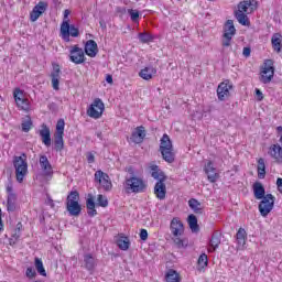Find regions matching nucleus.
Listing matches in <instances>:
<instances>
[{
	"label": "nucleus",
	"instance_id": "1",
	"mask_svg": "<svg viewBox=\"0 0 282 282\" xmlns=\"http://www.w3.org/2000/svg\"><path fill=\"white\" fill-rule=\"evenodd\" d=\"M253 195L256 199H262L258 206L260 215L262 217H268L274 208V202L276 198L272 194L265 195V187H263V184L259 182L253 184Z\"/></svg>",
	"mask_w": 282,
	"mask_h": 282
},
{
	"label": "nucleus",
	"instance_id": "2",
	"mask_svg": "<svg viewBox=\"0 0 282 282\" xmlns=\"http://www.w3.org/2000/svg\"><path fill=\"white\" fill-rule=\"evenodd\" d=\"M170 230L172 241L176 248H186V240H184V224L180 218H173L170 223Z\"/></svg>",
	"mask_w": 282,
	"mask_h": 282
},
{
	"label": "nucleus",
	"instance_id": "3",
	"mask_svg": "<svg viewBox=\"0 0 282 282\" xmlns=\"http://www.w3.org/2000/svg\"><path fill=\"white\" fill-rule=\"evenodd\" d=\"M159 151L164 162H167V164L175 162V149L173 148V141H171L169 134L165 133L161 138Z\"/></svg>",
	"mask_w": 282,
	"mask_h": 282
},
{
	"label": "nucleus",
	"instance_id": "4",
	"mask_svg": "<svg viewBox=\"0 0 282 282\" xmlns=\"http://www.w3.org/2000/svg\"><path fill=\"white\" fill-rule=\"evenodd\" d=\"M78 202H80V194L78 191H72L66 198V210L70 217H79L83 213V207Z\"/></svg>",
	"mask_w": 282,
	"mask_h": 282
},
{
	"label": "nucleus",
	"instance_id": "5",
	"mask_svg": "<svg viewBox=\"0 0 282 282\" xmlns=\"http://www.w3.org/2000/svg\"><path fill=\"white\" fill-rule=\"evenodd\" d=\"M26 155L22 154V156H14L13 159V166L15 169V177L17 182L21 184L24 180V177L28 175V162Z\"/></svg>",
	"mask_w": 282,
	"mask_h": 282
},
{
	"label": "nucleus",
	"instance_id": "6",
	"mask_svg": "<svg viewBox=\"0 0 282 282\" xmlns=\"http://www.w3.org/2000/svg\"><path fill=\"white\" fill-rule=\"evenodd\" d=\"M59 34L65 43H69V36L76 39L80 36V31L76 25L69 24V21L64 20L61 24Z\"/></svg>",
	"mask_w": 282,
	"mask_h": 282
},
{
	"label": "nucleus",
	"instance_id": "7",
	"mask_svg": "<svg viewBox=\"0 0 282 282\" xmlns=\"http://www.w3.org/2000/svg\"><path fill=\"white\" fill-rule=\"evenodd\" d=\"M124 188L127 193H142L147 188V184L138 176H130L126 177Z\"/></svg>",
	"mask_w": 282,
	"mask_h": 282
},
{
	"label": "nucleus",
	"instance_id": "8",
	"mask_svg": "<svg viewBox=\"0 0 282 282\" xmlns=\"http://www.w3.org/2000/svg\"><path fill=\"white\" fill-rule=\"evenodd\" d=\"M63 135H65V120L59 119L56 123V131L54 134L55 151H63V149H65V142L63 141Z\"/></svg>",
	"mask_w": 282,
	"mask_h": 282
},
{
	"label": "nucleus",
	"instance_id": "9",
	"mask_svg": "<svg viewBox=\"0 0 282 282\" xmlns=\"http://www.w3.org/2000/svg\"><path fill=\"white\" fill-rule=\"evenodd\" d=\"M274 63L272 59H267L263 64L261 77L260 80L264 85H268V83L272 82V78H274Z\"/></svg>",
	"mask_w": 282,
	"mask_h": 282
},
{
	"label": "nucleus",
	"instance_id": "10",
	"mask_svg": "<svg viewBox=\"0 0 282 282\" xmlns=\"http://www.w3.org/2000/svg\"><path fill=\"white\" fill-rule=\"evenodd\" d=\"M104 111H105V104L102 102V99L97 98L89 106L87 110V116H89V118H94L95 120H98V118H101Z\"/></svg>",
	"mask_w": 282,
	"mask_h": 282
},
{
	"label": "nucleus",
	"instance_id": "11",
	"mask_svg": "<svg viewBox=\"0 0 282 282\" xmlns=\"http://www.w3.org/2000/svg\"><path fill=\"white\" fill-rule=\"evenodd\" d=\"M95 182H98L101 188H104V191L106 192L111 191V188L113 187V185L111 184V181L109 180V174L100 170L95 173Z\"/></svg>",
	"mask_w": 282,
	"mask_h": 282
},
{
	"label": "nucleus",
	"instance_id": "12",
	"mask_svg": "<svg viewBox=\"0 0 282 282\" xmlns=\"http://www.w3.org/2000/svg\"><path fill=\"white\" fill-rule=\"evenodd\" d=\"M47 11V2L40 1L30 13V21L32 23L39 21V18L42 17Z\"/></svg>",
	"mask_w": 282,
	"mask_h": 282
},
{
	"label": "nucleus",
	"instance_id": "13",
	"mask_svg": "<svg viewBox=\"0 0 282 282\" xmlns=\"http://www.w3.org/2000/svg\"><path fill=\"white\" fill-rule=\"evenodd\" d=\"M230 89H232V84L229 80L220 83L217 88L218 100L224 101L230 98Z\"/></svg>",
	"mask_w": 282,
	"mask_h": 282
},
{
	"label": "nucleus",
	"instance_id": "14",
	"mask_svg": "<svg viewBox=\"0 0 282 282\" xmlns=\"http://www.w3.org/2000/svg\"><path fill=\"white\" fill-rule=\"evenodd\" d=\"M13 98L20 109L23 111H28L30 109V100L25 97H23V90L20 88H15L13 93Z\"/></svg>",
	"mask_w": 282,
	"mask_h": 282
},
{
	"label": "nucleus",
	"instance_id": "15",
	"mask_svg": "<svg viewBox=\"0 0 282 282\" xmlns=\"http://www.w3.org/2000/svg\"><path fill=\"white\" fill-rule=\"evenodd\" d=\"M257 0H243L238 3V10L236 12L251 14L257 10Z\"/></svg>",
	"mask_w": 282,
	"mask_h": 282
},
{
	"label": "nucleus",
	"instance_id": "16",
	"mask_svg": "<svg viewBox=\"0 0 282 282\" xmlns=\"http://www.w3.org/2000/svg\"><path fill=\"white\" fill-rule=\"evenodd\" d=\"M72 63H75V65H82V63H85V51L83 48L78 47V45H75L70 50V56H69Z\"/></svg>",
	"mask_w": 282,
	"mask_h": 282
},
{
	"label": "nucleus",
	"instance_id": "17",
	"mask_svg": "<svg viewBox=\"0 0 282 282\" xmlns=\"http://www.w3.org/2000/svg\"><path fill=\"white\" fill-rule=\"evenodd\" d=\"M204 171L207 175L208 182L212 184H215V182L219 180V174L217 173V169L213 165V161H208L207 164H205Z\"/></svg>",
	"mask_w": 282,
	"mask_h": 282
},
{
	"label": "nucleus",
	"instance_id": "18",
	"mask_svg": "<svg viewBox=\"0 0 282 282\" xmlns=\"http://www.w3.org/2000/svg\"><path fill=\"white\" fill-rule=\"evenodd\" d=\"M144 138H147V130L144 129V126H140L132 132L131 141L134 142V144H142Z\"/></svg>",
	"mask_w": 282,
	"mask_h": 282
},
{
	"label": "nucleus",
	"instance_id": "19",
	"mask_svg": "<svg viewBox=\"0 0 282 282\" xmlns=\"http://www.w3.org/2000/svg\"><path fill=\"white\" fill-rule=\"evenodd\" d=\"M52 87L55 91H58L61 85V66L58 64L53 65V72L51 73Z\"/></svg>",
	"mask_w": 282,
	"mask_h": 282
},
{
	"label": "nucleus",
	"instance_id": "20",
	"mask_svg": "<svg viewBox=\"0 0 282 282\" xmlns=\"http://www.w3.org/2000/svg\"><path fill=\"white\" fill-rule=\"evenodd\" d=\"M269 155L275 160L276 164H281L282 162V148L280 144H272L269 148Z\"/></svg>",
	"mask_w": 282,
	"mask_h": 282
},
{
	"label": "nucleus",
	"instance_id": "21",
	"mask_svg": "<svg viewBox=\"0 0 282 282\" xmlns=\"http://www.w3.org/2000/svg\"><path fill=\"white\" fill-rule=\"evenodd\" d=\"M40 137L45 147H52V134L47 124H42V129L40 130Z\"/></svg>",
	"mask_w": 282,
	"mask_h": 282
},
{
	"label": "nucleus",
	"instance_id": "22",
	"mask_svg": "<svg viewBox=\"0 0 282 282\" xmlns=\"http://www.w3.org/2000/svg\"><path fill=\"white\" fill-rule=\"evenodd\" d=\"M85 53L87 56H90V58H95L98 54V43L94 40H88L85 44Z\"/></svg>",
	"mask_w": 282,
	"mask_h": 282
},
{
	"label": "nucleus",
	"instance_id": "23",
	"mask_svg": "<svg viewBox=\"0 0 282 282\" xmlns=\"http://www.w3.org/2000/svg\"><path fill=\"white\" fill-rule=\"evenodd\" d=\"M40 166L44 175L46 176L53 175L54 171L52 170V164L50 163V160L45 155L40 156Z\"/></svg>",
	"mask_w": 282,
	"mask_h": 282
},
{
	"label": "nucleus",
	"instance_id": "24",
	"mask_svg": "<svg viewBox=\"0 0 282 282\" xmlns=\"http://www.w3.org/2000/svg\"><path fill=\"white\" fill-rule=\"evenodd\" d=\"M154 195L158 199H165L166 198V184L164 181H158L154 186Z\"/></svg>",
	"mask_w": 282,
	"mask_h": 282
},
{
	"label": "nucleus",
	"instance_id": "25",
	"mask_svg": "<svg viewBox=\"0 0 282 282\" xmlns=\"http://www.w3.org/2000/svg\"><path fill=\"white\" fill-rule=\"evenodd\" d=\"M155 74H158V69L153 66L145 67L140 70L139 76L143 78V80H151Z\"/></svg>",
	"mask_w": 282,
	"mask_h": 282
},
{
	"label": "nucleus",
	"instance_id": "26",
	"mask_svg": "<svg viewBox=\"0 0 282 282\" xmlns=\"http://www.w3.org/2000/svg\"><path fill=\"white\" fill-rule=\"evenodd\" d=\"M151 175L154 180H158V182H165L166 175L160 170V166L155 164L150 165Z\"/></svg>",
	"mask_w": 282,
	"mask_h": 282
},
{
	"label": "nucleus",
	"instance_id": "27",
	"mask_svg": "<svg viewBox=\"0 0 282 282\" xmlns=\"http://www.w3.org/2000/svg\"><path fill=\"white\" fill-rule=\"evenodd\" d=\"M248 237V234L246 232V229L239 228L236 234V240L238 243V250H243V246H246V239Z\"/></svg>",
	"mask_w": 282,
	"mask_h": 282
},
{
	"label": "nucleus",
	"instance_id": "28",
	"mask_svg": "<svg viewBox=\"0 0 282 282\" xmlns=\"http://www.w3.org/2000/svg\"><path fill=\"white\" fill-rule=\"evenodd\" d=\"M221 243V234L219 231H215L212 235V239L209 240V246L212 249H209V252H215L217 248H219V245Z\"/></svg>",
	"mask_w": 282,
	"mask_h": 282
},
{
	"label": "nucleus",
	"instance_id": "29",
	"mask_svg": "<svg viewBox=\"0 0 282 282\" xmlns=\"http://www.w3.org/2000/svg\"><path fill=\"white\" fill-rule=\"evenodd\" d=\"M86 208L89 217H96V215H98V212L96 210V202H94V196L91 194L88 195L86 200Z\"/></svg>",
	"mask_w": 282,
	"mask_h": 282
},
{
	"label": "nucleus",
	"instance_id": "30",
	"mask_svg": "<svg viewBox=\"0 0 282 282\" xmlns=\"http://www.w3.org/2000/svg\"><path fill=\"white\" fill-rule=\"evenodd\" d=\"M271 43L274 52H278L280 54L282 50V36L281 33H274L271 37Z\"/></svg>",
	"mask_w": 282,
	"mask_h": 282
},
{
	"label": "nucleus",
	"instance_id": "31",
	"mask_svg": "<svg viewBox=\"0 0 282 282\" xmlns=\"http://www.w3.org/2000/svg\"><path fill=\"white\" fill-rule=\"evenodd\" d=\"M188 206L196 215H202L204 213V206H202V203L195 198L188 200Z\"/></svg>",
	"mask_w": 282,
	"mask_h": 282
},
{
	"label": "nucleus",
	"instance_id": "32",
	"mask_svg": "<svg viewBox=\"0 0 282 282\" xmlns=\"http://www.w3.org/2000/svg\"><path fill=\"white\" fill-rule=\"evenodd\" d=\"M7 210L8 213H14L17 210V194H8Z\"/></svg>",
	"mask_w": 282,
	"mask_h": 282
},
{
	"label": "nucleus",
	"instance_id": "33",
	"mask_svg": "<svg viewBox=\"0 0 282 282\" xmlns=\"http://www.w3.org/2000/svg\"><path fill=\"white\" fill-rule=\"evenodd\" d=\"M224 34H228V36H235L237 34V29H235V22L232 20H227L225 23Z\"/></svg>",
	"mask_w": 282,
	"mask_h": 282
},
{
	"label": "nucleus",
	"instance_id": "34",
	"mask_svg": "<svg viewBox=\"0 0 282 282\" xmlns=\"http://www.w3.org/2000/svg\"><path fill=\"white\" fill-rule=\"evenodd\" d=\"M117 246L120 250H129V246H131V240L127 236H120L117 239Z\"/></svg>",
	"mask_w": 282,
	"mask_h": 282
},
{
	"label": "nucleus",
	"instance_id": "35",
	"mask_svg": "<svg viewBox=\"0 0 282 282\" xmlns=\"http://www.w3.org/2000/svg\"><path fill=\"white\" fill-rule=\"evenodd\" d=\"M84 263H85V268L86 270H94V268H96V259H94V256H91L90 253H86L84 256Z\"/></svg>",
	"mask_w": 282,
	"mask_h": 282
},
{
	"label": "nucleus",
	"instance_id": "36",
	"mask_svg": "<svg viewBox=\"0 0 282 282\" xmlns=\"http://www.w3.org/2000/svg\"><path fill=\"white\" fill-rule=\"evenodd\" d=\"M235 17L240 23V25H250V20L248 19V13H241L239 11H235Z\"/></svg>",
	"mask_w": 282,
	"mask_h": 282
},
{
	"label": "nucleus",
	"instance_id": "37",
	"mask_svg": "<svg viewBox=\"0 0 282 282\" xmlns=\"http://www.w3.org/2000/svg\"><path fill=\"white\" fill-rule=\"evenodd\" d=\"M187 221L192 232H197L199 230V225L197 224V217L195 215L191 214Z\"/></svg>",
	"mask_w": 282,
	"mask_h": 282
},
{
	"label": "nucleus",
	"instance_id": "38",
	"mask_svg": "<svg viewBox=\"0 0 282 282\" xmlns=\"http://www.w3.org/2000/svg\"><path fill=\"white\" fill-rule=\"evenodd\" d=\"M166 282H180V273L177 271L170 269L165 275Z\"/></svg>",
	"mask_w": 282,
	"mask_h": 282
},
{
	"label": "nucleus",
	"instance_id": "39",
	"mask_svg": "<svg viewBox=\"0 0 282 282\" xmlns=\"http://www.w3.org/2000/svg\"><path fill=\"white\" fill-rule=\"evenodd\" d=\"M35 269L41 274V276H47V272H45V267H43V261L39 258H35Z\"/></svg>",
	"mask_w": 282,
	"mask_h": 282
},
{
	"label": "nucleus",
	"instance_id": "40",
	"mask_svg": "<svg viewBox=\"0 0 282 282\" xmlns=\"http://www.w3.org/2000/svg\"><path fill=\"white\" fill-rule=\"evenodd\" d=\"M97 206H101V208H107L109 206V200L102 194L97 196Z\"/></svg>",
	"mask_w": 282,
	"mask_h": 282
},
{
	"label": "nucleus",
	"instance_id": "41",
	"mask_svg": "<svg viewBox=\"0 0 282 282\" xmlns=\"http://www.w3.org/2000/svg\"><path fill=\"white\" fill-rule=\"evenodd\" d=\"M139 41H141V43H151L153 35L150 33H139Z\"/></svg>",
	"mask_w": 282,
	"mask_h": 282
},
{
	"label": "nucleus",
	"instance_id": "42",
	"mask_svg": "<svg viewBox=\"0 0 282 282\" xmlns=\"http://www.w3.org/2000/svg\"><path fill=\"white\" fill-rule=\"evenodd\" d=\"M231 44H232V36L228 34H223V42H221L223 47H230Z\"/></svg>",
	"mask_w": 282,
	"mask_h": 282
},
{
	"label": "nucleus",
	"instance_id": "43",
	"mask_svg": "<svg viewBox=\"0 0 282 282\" xmlns=\"http://www.w3.org/2000/svg\"><path fill=\"white\" fill-rule=\"evenodd\" d=\"M197 263L200 268H206L208 265V256L206 253L200 254Z\"/></svg>",
	"mask_w": 282,
	"mask_h": 282
},
{
	"label": "nucleus",
	"instance_id": "44",
	"mask_svg": "<svg viewBox=\"0 0 282 282\" xmlns=\"http://www.w3.org/2000/svg\"><path fill=\"white\" fill-rule=\"evenodd\" d=\"M128 13L130 14V19L133 23H137L138 19H140V12L138 10L130 9L128 10Z\"/></svg>",
	"mask_w": 282,
	"mask_h": 282
},
{
	"label": "nucleus",
	"instance_id": "45",
	"mask_svg": "<svg viewBox=\"0 0 282 282\" xmlns=\"http://www.w3.org/2000/svg\"><path fill=\"white\" fill-rule=\"evenodd\" d=\"M30 129H32V119L28 118V120L22 122V131H24V133H28Z\"/></svg>",
	"mask_w": 282,
	"mask_h": 282
},
{
	"label": "nucleus",
	"instance_id": "46",
	"mask_svg": "<svg viewBox=\"0 0 282 282\" xmlns=\"http://www.w3.org/2000/svg\"><path fill=\"white\" fill-rule=\"evenodd\" d=\"M140 239L141 241H147V239H149V231H147V229L140 230Z\"/></svg>",
	"mask_w": 282,
	"mask_h": 282
},
{
	"label": "nucleus",
	"instance_id": "47",
	"mask_svg": "<svg viewBox=\"0 0 282 282\" xmlns=\"http://www.w3.org/2000/svg\"><path fill=\"white\" fill-rule=\"evenodd\" d=\"M26 276L29 279H34V276H36V271L34 269H32V268H28L26 269Z\"/></svg>",
	"mask_w": 282,
	"mask_h": 282
},
{
	"label": "nucleus",
	"instance_id": "48",
	"mask_svg": "<svg viewBox=\"0 0 282 282\" xmlns=\"http://www.w3.org/2000/svg\"><path fill=\"white\" fill-rule=\"evenodd\" d=\"M87 162L88 164H94V162H96V156L90 152L87 153Z\"/></svg>",
	"mask_w": 282,
	"mask_h": 282
},
{
	"label": "nucleus",
	"instance_id": "49",
	"mask_svg": "<svg viewBox=\"0 0 282 282\" xmlns=\"http://www.w3.org/2000/svg\"><path fill=\"white\" fill-rule=\"evenodd\" d=\"M251 52L252 50L250 47H243L242 56H245V58H249Z\"/></svg>",
	"mask_w": 282,
	"mask_h": 282
},
{
	"label": "nucleus",
	"instance_id": "50",
	"mask_svg": "<svg viewBox=\"0 0 282 282\" xmlns=\"http://www.w3.org/2000/svg\"><path fill=\"white\" fill-rule=\"evenodd\" d=\"M258 177H259V180L265 178V169L258 170Z\"/></svg>",
	"mask_w": 282,
	"mask_h": 282
},
{
	"label": "nucleus",
	"instance_id": "51",
	"mask_svg": "<svg viewBox=\"0 0 282 282\" xmlns=\"http://www.w3.org/2000/svg\"><path fill=\"white\" fill-rule=\"evenodd\" d=\"M265 169V160L259 159L258 160V170Z\"/></svg>",
	"mask_w": 282,
	"mask_h": 282
},
{
	"label": "nucleus",
	"instance_id": "52",
	"mask_svg": "<svg viewBox=\"0 0 282 282\" xmlns=\"http://www.w3.org/2000/svg\"><path fill=\"white\" fill-rule=\"evenodd\" d=\"M276 186H278L279 193H281V195H282V178L281 177H279L276 180Z\"/></svg>",
	"mask_w": 282,
	"mask_h": 282
},
{
	"label": "nucleus",
	"instance_id": "53",
	"mask_svg": "<svg viewBox=\"0 0 282 282\" xmlns=\"http://www.w3.org/2000/svg\"><path fill=\"white\" fill-rule=\"evenodd\" d=\"M256 95L258 100H263V93L259 88L256 89Z\"/></svg>",
	"mask_w": 282,
	"mask_h": 282
},
{
	"label": "nucleus",
	"instance_id": "54",
	"mask_svg": "<svg viewBox=\"0 0 282 282\" xmlns=\"http://www.w3.org/2000/svg\"><path fill=\"white\" fill-rule=\"evenodd\" d=\"M106 82H107L109 85H113V76L107 75V76H106Z\"/></svg>",
	"mask_w": 282,
	"mask_h": 282
},
{
	"label": "nucleus",
	"instance_id": "55",
	"mask_svg": "<svg viewBox=\"0 0 282 282\" xmlns=\"http://www.w3.org/2000/svg\"><path fill=\"white\" fill-rule=\"evenodd\" d=\"M69 14H70V11H69L68 9H66V10L64 11V20H63V21H68V22H69V20H67L68 17H69Z\"/></svg>",
	"mask_w": 282,
	"mask_h": 282
},
{
	"label": "nucleus",
	"instance_id": "56",
	"mask_svg": "<svg viewBox=\"0 0 282 282\" xmlns=\"http://www.w3.org/2000/svg\"><path fill=\"white\" fill-rule=\"evenodd\" d=\"M128 173L131 174V177H135V172L133 171V166L128 167Z\"/></svg>",
	"mask_w": 282,
	"mask_h": 282
},
{
	"label": "nucleus",
	"instance_id": "57",
	"mask_svg": "<svg viewBox=\"0 0 282 282\" xmlns=\"http://www.w3.org/2000/svg\"><path fill=\"white\" fill-rule=\"evenodd\" d=\"M7 193H8V195L14 194V192L12 189V185L7 186Z\"/></svg>",
	"mask_w": 282,
	"mask_h": 282
},
{
	"label": "nucleus",
	"instance_id": "58",
	"mask_svg": "<svg viewBox=\"0 0 282 282\" xmlns=\"http://www.w3.org/2000/svg\"><path fill=\"white\" fill-rule=\"evenodd\" d=\"M2 212L0 209V232L3 230V219L1 218Z\"/></svg>",
	"mask_w": 282,
	"mask_h": 282
},
{
	"label": "nucleus",
	"instance_id": "59",
	"mask_svg": "<svg viewBox=\"0 0 282 282\" xmlns=\"http://www.w3.org/2000/svg\"><path fill=\"white\" fill-rule=\"evenodd\" d=\"M96 135L99 138V140H102V132H97Z\"/></svg>",
	"mask_w": 282,
	"mask_h": 282
},
{
	"label": "nucleus",
	"instance_id": "60",
	"mask_svg": "<svg viewBox=\"0 0 282 282\" xmlns=\"http://www.w3.org/2000/svg\"><path fill=\"white\" fill-rule=\"evenodd\" d=\"M48 204H51L52 208H54V200L52 198H48Z\"/></svg>",
	"mask_w": 282,
	"mask_h": 282
},
{
	"label": "nucleus",
	"instance_id": "61",
	"mask_svg": "<svg viewBox=\"0 0 282 282\" xmlns=\"http://www.w3.org/2000/svg\"><path fill=\"white\" fill-rule=\"evenodd\" d=\"M278 131H281L282 132V127L280 126V127H278Z\"/></svg>",
	"mask_w": 282,
	"mask_h": 282
},
{
	"label": "nucleus",
	"instance_id": "62",
	"mask_svg": "<svg viewBox=\"0 0 282 282\" xmlns=\"http://www.w3.org/2000/svg\"><path fill=\"white\" fill-rule=\"evenodd\" d=\"M18 226H21V223H19Z\"/></svg>",
	"mask_w": 282,
	"mask_h": 282
},
{
	"label": "nucleus",
	"instance_id": "63",
	"mask_svg": "<svg viewBox=\"0 0 282 282\" xmlns=\"http://www.w3.org/2000/svg\"><path fill=\"white\" fill-rule=\"evenodd\" d=\"M209 1H214V0H209Z\"/></svg>",
	"mask_w": 282,
	"mask_h": 282
}]
</instances>
